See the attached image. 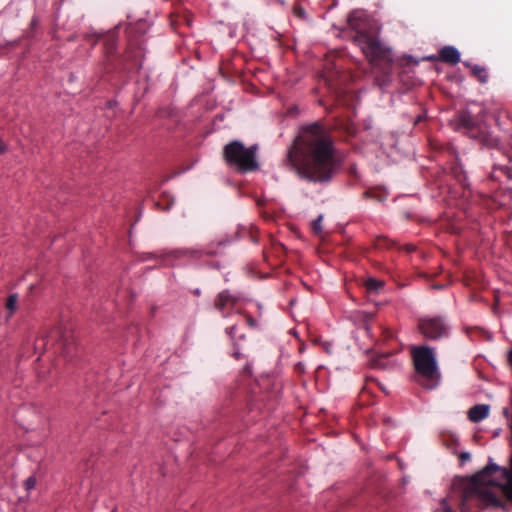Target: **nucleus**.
Segmentation results:
<instances>
[{
  "label": "nucleus",
  "mask_w": 512,
  "mask_h": 512,
  "mask_svg": "<svg viewBox=\"0 0 512 512\" xmlns=\"http://www.w3.org/2000/svg\"><path fill=\"white\" fill-rule=\"evenodd\" d=\"M171 255L176 259H188V260H198L203 256H217L219 255V250L212 248H203V249H178L171 252Z\"/></svg>",
  "instance_id": "obj_7"
},
{
  "label": "nucleus",
  "mask_w": 512,
  "mask_h": 512,
  "mask_svg": "<svg viewBox=\"0 0 512 512\" xmlns=\"http://www.w3.org/2000/svg\"><path fill=\"white\" fill-rule=\"evenodd\" d=\"M353 42L361 49L369 63L373 66H377L380 63L390 66L394 61L392 49L368 33L358 32L353 37Z\"/></svg>",
  "instance_id": "obj_4"
},
{
  "label": "nucleus",
  "mask_w": 512,
  "mask_h": 512,
  "mask_svg": "<svg viewBox=\"0 0 512 512\" xmlns=\"http://www.w3.org/2000/svg\"><path fill=\"white\" fill-rule=\"evenodd\" d=\"M227 241L218 240V241H212L209 243L205 248H212L219 250V254L223 251V248L226 246Z\"/></svg>",
  "instance_id": "obj_14"
},
{
  "label": "nucleus",
  "mask_w": 512,
  "mask_h": 512,
  "mask_svg": "<svg viewBox=\"0 0 512 512\" xmlns=\"http://www.w3.org/2000/svg\"><path fill=\"white\" fill-rule=\"evenodd\" d=\"M238 332V324L231 325L225 329L226 335L230 338L233 346H236V334Z\"/></svg>",
  "instance_id": "obj_13"
},
{
  "label": "nucleus",
  "mask_w": 512,
  "mask_h": 512,
  "mask_svg": "<svg viewBox=\"0 0 512 512\" xmlns=\"http://www.w3.org/2000/svg\"><path fill=\"white\" fill-rule=\"evenodd\" d=\"M239 300L240 297L238 295L232 294L229 290H224L215 297L214 306L223 318H228L232 312L242 314L239 310H235Z\"/></svg>",
  "instance_id": "obj_6"
},
{
  "label": "nucleus",
  "mask_w": 512,
  "mask_h": 512,
  "mask_svg": "<svg viewBox=\"0 0 512 512\" xmlns=\"http://www.w3.org/2000/svg\"><path fill=\"white\" fill-rule=\"evenodd\" d=\"M234 347V352H233V357L237 360L241 359L243 357V354L240 352L239 350V345L238 343L236 342V346H233Z\"/></svg>",
  "instance_id": "obj_20"
},
{
  "label": "nucleus",
  "mask_w": 512,
  "mask_h": 512,
  "mask_svg": "<svg viewBox=\"0 0 512 512\" xmlns=\"http://www.w3.org/2000/svg\"><path fill=\"white\" fill-rule=\"evenodd\" d=\"M323 216L319 215L313 222H312V228L316 234H320L322 232V222Z\"/></svg>",
  "instance_id": "obj_16"
},
{
  "label": "nucleus",
  "mask_w": 512,
  "mask_h": 512,
  "mask_svg": "<svg viewBox=\"0 0 512 512\" xmlns=\"http://www.w3.org/2000/svg\"><path fill=\"white\" fill-rule=\"evenodd\" d=\"M441 511L440 512H454L451 508V506L448 504V501L446 498L441 499Z\"/></svg>",
  "instance_id": "obj_19"
},
{
  "label": "nucleus",
  "mask_w": 512,
  "mask_h": 512,
  "mask_svg": "<svg viewBox=\"0 0 512 512\" xmlns=\"http://www.w3.org/2000/svg\"><path fill=\"white\" fill-rule=\"evenodd\" d=\"M467 459H469V454L468 453H462L461 460L464 461V460H467Z\"/></svg>",
  "instance_id": "obj_21"
},
{
  "label": "nucleus",
  "mask_w": 512,
  "mask_h": 512,
  "mask_svg": "<svg viewBox=\"0 0 512 512\" xmlns=\"http://www.w3.org/2000/svg\"><path fill=\"white\" fill-rule=\"evenodd\" d=\"M464 65L468 68H470L473 76H475L482 84H485L488 82V72L485 67L477 65V64H471L469 62H464Z\"/></svg>",
  "instance_id": "obj_10"
},
{
  "label": "nucleus",
  "mask_w": 512,
  "mask_h": 512,
  "mask_svg": "<svg viewBox=\"0 0 512 512\" xmlns=\"http://www.w3.org/2000/svg\"><path fill=\"white\" fill-rule=\"evenodd\" d=\"M17 304H18V296L17 294H10L7 298L6 302V309L8 311V314L6 316L7 319H10L12 315L17 310Z\"/></svg>",
  "instance_id": "obj_12"
},
{
  "label": "nucleus",
  "mask_w": 512,
  "mask_h": 512,
  "mask_svg": "<svg viewBox=\"0 0 512 512\" xmlns=\"http://www.w3.org/2000/svg\"><path fill=\"white\" fill-rule=\"evenodd\" d=\"M420 333L429 340H437L448 336L450 326L442 316H424L418 320Z\"/></svg>",
  "instance_id": "obj_5"
},
{
  "label": "nucleus",
  "mask_w": 512,
  "mask_h": 512,
  "mask_svg": "<svg viewBox=\"0 0 512 512\" xmlns=\"http://www.w3.org/2000/svg\"><path fill=\"white\" fill-rule=\"evenodd\" d=\"M489 415V406L485 404H478L473 406L468 411V418L470 421L477 423L485 419Z\"/></svg>",
  "instance_id": "obj_9"
},
{
  "label": "nucleus",
  "mask_w": 512,
  "mask_h": 512,
  "mask_svg": "<svg viewBox=\"0 0 512 512\" xmlns=\"http://www.w3.org/2000/svg\"><path fill=\"white\" fill-rule=\"evenodd\" d=\"M365 287L369 293H378L384 287V282L376 278H368L365 281Z\"/></svg>",
  "instance_id": "obj_11"
},
{
  "label": "nucleus",
  "mask_w": 512,
  "mask_h": 512,
  "mask_svg": "<svg viewBox=\"0 0 512 512\" xmlns=\"http://www.w3.org/2000/svg\"><path fill=\"white\" fill-rule=\"evenodd\" d=\"M245 370H246L247 372H249L250 374L252 373L251 367H250V365H248V364L245 366Z\"/></svg>",
  "instance_id": "obj_22"
},
{
  "label": "nucleus",
  "mask_w": 512,
  "mask_h": 512,
  "mask_svg": "<svg viewBox=\"0 0 512 512\" xmlns=\"http://www.w3.org/2000/svg\"><path fill=\"white\" fill-rule=\"evenodd\" d=\"M390 72L386 73V77L384 79H376V84L381 88L384 89L389 83H390Z\"/></svg>",
  "instance_id": "obj_17"
},
{
  "label": "nucleus",
  "mask_w": 512,
  "mask_h": 512,
  "mask_svg": "<svg viewBox=\"0 0 512 512\" xmlns=\"http://www.w3.org/2000/svg\"><path fill=\"white\" fill-rule=\"evenodd\" d=\"M239 338H240V339H244V338H245V335H244V334H240Z\"/></svg>",
  "instance_id": "obj_23"
},
{
  "label": "nucleus",
  "mask_w": 512,
  "mask_h": 512,
  "mask_svg": "<svg viewBox=\"0 0 512 512\" xmlns=\"http://www.w3.org/2000/svg\"><path fill=\"white\" fill-rule=\"evenodd\" d=\"M411 354L415 370L423 379V386L427 389H434L438 386L441 375L433 348L429 346H413Z\"/></svg>",
  "instance_id": "obj_2"
},
{
  "label": "nucleus",
  "mask_w": 512,
  "mask_h": 512,
  "mask_svg": "<svg viewBox=\"0 0 512 512\" xmlns=\"http://www.w3.org/2000/svg\"><path fill=\"white\" fill-rule=\"evenodd\" d=\"M287 165L308 182H329L338 163L327 131L317 124L303 127L288 150Z\"/></svg>",
  "instance_id": "obj_1"
},
{
  "label": "nucleus",
  "mask_w": 512,
  "mask_h": 512,
  "mask_svg": "<svg viewBox=\"0 0 512 512\" xmlns=\"http://www.w3.org/2000/svg\"><path fill=\"white\" fill-rule=\"evenodd\" d=\"M36 483H37V480L34 476H30L28 477L25 481H24V487H25V490L27 492H30L31 490H33L36 486Z\"/></svg>",
  "instance_id": "obj_15"
},
{
  "label": "nucleus",
  "mask_w": 512,
  "mask_h": 512,
  "mask_svg": "<svg viewBox=\"0 0 512 512\" xmlns=\"http://www.w3.org/2000/svg\"><path fill=\"white\" fill-rule=\"evenodd\" d=\"M256 150L255 145L245 147L241 141L233 140L224 146L223 159L229 167L238 172L254 171L259 167L256 160Z\"/></svg>",
  "instance_id": "obj_3"
},
{
  "label": "nucleus",
  "mask_w": 512,
  "mask_h": 512,
  "mask_svg": "<svg viewBox=\"0 0 512 512\" xmlns=\"http://www.w3.org/2000/svg\"><path fill=\"white\" fill-rule=\"evenodd\" d=\"M246 323L248 326L252 328H258L259 324L258 322L251 316V315H244Z\"/></svg>",
  "instance_id": "obj_18"
},
{
  "label": "nucleus",
  "mask_w": 512,
  "mask_h": 512,
  "mask_svg": "<svg viewBox=\"0 0 512 512\" xmlns=\"http://www.w3.org/2000/svg\"><path fill=\"white\" fill-rule=\"evenodd\" d=\"M439 58L451 65H456L460 62V52L453 46H444L439 51Z\"/></svg>",
  "instance_id": "obj_8"
}]
</instances>
